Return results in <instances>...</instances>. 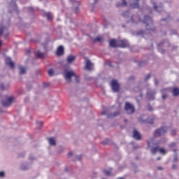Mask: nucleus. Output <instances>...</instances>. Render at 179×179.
<instances>
[{"instance_id": "obj_25", "label": "nucleus", "mask_w": 179, "mask_h": 179, "mask_svg": "<svg viewBox=\"0 0 179 179\" xmlns=\"http://www.w3.org/2000/svg\"><path fill=\"white\" fill-rule=\"evenodd\" d=\"M49 76H54V69H50L48 71Z\"/></svg>"}, {"instance_id": "obj_14", "label": "nucleus", "mask_w": 179, "mask_h": 179, "mask_svg": "<svg viewBox=\"0 0 179 179\" xmlns=\"http://www.w3.org/2000/svg\"><path fill=\"white\" fill-rule=\"evenodd\" d=\"M122 3H118L116 4V6L117 8H124L125 6H127V1L126 0H122Z\"/></svg>"}, {"instance_id": "obj_15", "label": "nucleus", "mask_w": 179, "mask_h": 179, "mask_svg": "<svg viewBox=\"0 0 179 179\" xmlns=\"http://www.w3.org/2000/svg\"><path fill=\"white\" fill-rule=\"evenodd\" d=\"M75 59H76V57H75L73 55H69V56H68L66 61H67L68 64H71V63L73 62V61H75Z\"/></svg>"}, {"instance_id": "obj_26", "label": "nucleus", "mask_w": 179, "mask_h": 179, "mask_svg": "<svg viewBox=\"0 0 179 179\" xmlns=\"http://www.w3.org/2000/svg\"><path fill=\"white\" fill-rule=\"evenodd\" d=\"M103 173L105 176H111V171H107V170H103Z\"/></svg>"}, {"instance_id": "obj_35", "label": "nucleus", "mask_w": 179, "mask_h": 179, "mask_svg": "<svg viewBox=\"0 0 179 179\" xmlns=\"http://www.w3.org/2000/svg\"><path fill=\"white\" fill-rule=\"evenodd\" d=\"M129 11H126V12L122 13V15L123 16H127V15H129Z\"/></svg>"}, {"instance_id": "obj_23", "label": "nucleus", "mask_w": 179, "mask_h": 179, "mask_svg": "<svg viewBox=\"0 0 179 179\" xmlns=\"http://www.w3.org/2000/svg\"><path fill=\"white\" fill-rule=\"evenodd\" d=\"M36 57L37 58H44V53L38 52L36 54Z\"/></svg>"}, {"instance_id": "obj_21", "label": "nucleus", "mask_w": 179, "mask_h": 179, "mask_svg": "<svg viewBox=\"0 0 179 179\" xmlns=\"http://www.w3.org/2000/svg\"><path fill=\"white\" fill-rule=\"evenodd\" d=\"M159 147L152 148L151 149V153L152 155H155L157 152H159Z\"/></svg>"}, {"instance_id": "obj_5", "label": "nucleus", "mask_w": 179, "mask_h": 179, "mask_svg": "<svg viewBox=\"0 0 179 179\" xmlns=\"http://www.w3.org/2000/svg\"><path fill=\"white\" fill-rule=\"evenodd\" d=\"M166 132H167V127H162L161 129H158L154 133V136L155 137L162 136V135H164Z\"/></svg>"}, {"instance_id": "obj_32", "label": "nucleus", "mask_w": 179, "mask_h": 179, "mask_svg": "<svg viewBox=\"0 0 179 179\" xmlns=\"http://www.w3.org/2000/svg\"><path fill=\"white\" fill-rule=\"evenodd\" d=\"M162 99H163L164 100H166V99H167V94H162Z\"/></svg>"}, {"instance_id": "obj_1", "label": "nucleus", "mask_w": 179, "mask_h": 179, "mask_svg": "<svg viewBox=\"0 0 179 179\" xmlns=\"http://www.w3.org/2000/svg\"><path fill=\"white\" fill-rule=\"evenodd\" d=\"M131 20L133 23H139L142 22L143 23H145L146 24V27L149 26V24L153 23V20H152V17L145 15L144 16V20H141V17L139 15H134L131 17Z\"/></svg>"}, {"instance_id": "obj_16", "label": "nucleus", "mask_w": 179, "mask_h": 179, "mask_svg": "<svg viewBox=\"0 0 179 179\" xmlns=\"http://www.w3.org/2000/svg\"><path fill=\"white\" fill-rule=\"evenodd\" d=\"M48 142L52 146H55V145H57V141H55V138L54 137L49 138Z\"/></svg>"}, {"instance_id": "obj_2", "label": "nucleus", "mask_w": 179, "mask_h": 179, "mask_svg": "<svg viewBox=\"0 0 179 179\" xmlns=\"http://www.w3.org/2000/svg\"><path fill=\"white\" fill-rule=\"evenodd\" d=\"M72 77L75 78L76 82H79V77L73 71H66L64 78L66 80H69V82H71Z\"/></svg>"}, {"instance_id": "obj_33", "label": "nucleus", "mask_w": 179, "mask_h": 179, "mask_svg": "<svg viewBox=\"0 0 179 179\" xmlns=\"http://www.w3.org/2000/svg\"><path fill=\"white\" fill-rule=\"evenodd\" d=\"M1 90H6V88H5V85H3V84L1 85Z\"/></svg>"}, {"instance_id": "obj_36", "label": "nucleus", "mask_w": 179, "mask_h": 179, "mask_svg": "<svg viewBox=\"0 0 179 179\" xmlns=\"http://www.w3.org/2000/svg\"><path fill=\"white\" fill-rule=\"evenodd\" d=\"M76 159H77L78 160H82V155H78V156H77V157H76Z\"/></svg>"}, {"instance_id": "obj_42", "label": "nucleus", "mask_w": 179, "mask_h": 179, "mask_svg": "<svg viewBox=\"0 0 179 179\" xmlns=\"http://www.w3.org/2000/svg\"><path fill=\"white\" fill-rule=\"evenodd\" d=\"M166 90H167V89H163L161 90L162 93H164L166 92Z\"/></svg>"}, {"instance_id": "obj_53", "label": "nucleus", "mask_w": 179, "mask_h": 179, "mask_svg": "<svg viewBox=\"0 0 179 179\" xmlns=\"http://www.w3.org/2000/svg\"><path fill=\"white\" fill-rule=\"evenodd\" d=\"M1 44H2V42L0 41V47H1Z\"/></svg>"}, {"instance_id": "obj_44", "label": "nucleus", "mask_w": 179, "mask_h": 179, "mask_svg": "<svg viewBox=\"0 0 179 179\" xmlns=\"http://www.w3.org/2000/svg\"><path fill=\"white\" fill-rule=\"evenodd\" d=\"M28 9L30 10V12H33V8H29Z\"/></svg>"}, {"instance_id": "obj_13", "label": "nucleus", "mask_w": 179, "mask_h": 179, "mask_svg": "<svg viewBox=\"0 0 179 179\" xmlns=\"http://www.w3.org/2000/svg\"><path fill=\"white\" fill-rule=\"evenodd\" d=\"M133 138H134V139H137V141H141V134H139L138 131L134 130Z\"/></svg>"}, {"instance_id": "obj_10", "label": "nucleus", "mask_w": 179, "mask_h": 179, "mask_svg": "<svg viewBox=\"0 0 179 179\" xmlns=\"http://www.w3.org/2000/svg\"><path fill=\"white\" fill-rule=\"evenodd\" d=\"M110 47H112L113 48H117L118 47V40L112 39L109 42Z\"/></svg>"}, {"instance_id": "obj_39", "label": "nucleus", "mask_w": 179, "mask_h": 179, "mask_svg": "<svg viewBox=\"0 0 179 179\" xmlns=\"http://www.w3.org/2000/svg\"><path fill=\"white\" fill-rule=\"evenodd\" d=\"M50 86V84H47V83H43V87H48Z\"/></svg>"}, {"instance_id": "obj_19", "label": "nucleus", "mask_w": 179, "mask_h": 179, "mask_svg": "<svg viewBox=\"0 0 179 179\" xmlns=\"http://www.w3.org/2000/svg\"><path fill=\"white\" fill-rule=\"evenodd\" d=\"M155 145V140L153 138H150L148 141V148H150V146Z\"/></svg>"}, {"instance_id": "obj_20", "label": "nucleus", "mask_w": 179, "mask_h": 179, "mask_svg": "<svg viewBox=\"0 0 179 179\" xmlns=\"http://www.w3.org/2000/svg\"><path fill=\"white\" fill-rule=\"evenodd\" d=\"M19 70L20 75H24V73H26V68L24 66H20Z\"/></svg>"}, {"instance_id": "obj_28", "label": "nucleus", "mask_w": 179, "mask_h": 179, "mask_svg": "<svg viewBox=\"0 0 179 179\" xmlns=\"http://www.w3.org/2000/svg\"><path fill=\"white\" fill-rule=\"evenodd\" d=\"M94 41H99V43H101V41H103V38L102 37H97L94 39Z\"/></svg>"}, {"instance_id": "obj_6", "label": "nucleus", "mask_w": 179, "mask_h": 179, "mask_svg": "<svg viewBox=\"0 0 179 179\" xmlns=\"http://www.w3.org/2000/svg\"><path fill=\"white\" fill-rule=\"evenodd\" d=\"M13 103V96H10L6 101H2L1 104L3 107H9Z\"/></svg>"}, {"instance_id": "obj_58", "label": "nucleus", "mask_w": 179, "mask_h": 179, "mask_svg": "<svg viewBox=\"0 0 179 179\" xmlns=\"http://www.w3.org/2000/svg\"><path fill=\"white\" fill-rule=\"evenodd\" d=\"M71 2H72V1H73V0H70Z\"/></svg>"}, {"instance_id": "obj_55", "label": "nucleus", "mask_w": 179, "mask_h": 179, "mask_svg": "<svg viewBox=\"0 0 179 179\" xmlns=\"http://www.w3.org/2000/svg\"><path fill=\"white\" fill-rule=\"evenodd\" d=\"M159 170H162V168L159 167Z\"/></svg>"}, {"instance_id": "obj_56", "label": "nucleus", "mask_w": 179, "mask_h": 179, "mask_svg": "<svg viewBox=\"0 0 179 179\" xmlns=\"http://www.w3.org/2000/svg\"><path fill=\"white\" fill-rule=\"evenodd\" d=\"M162 20H166V19H162Z\"/></svg>"}, {"instance_id": "obj_52", "label": "nucleus", "mask_w": 179, "mask_h": 179, "mask_svg": "<svg viewBox=\"0 0 179 179\" xmlns=\"http://www.w3.org/2000/svg\"><path fill=\"white\" fill-rule=\"evenodd\" d=\"M117 179H124V178H118Z\"/></svg>"}, {"instance_id": "obj_30", "label": "nucleus", "mask_w": 179, "mask_h": 179, "mask_svg": "<svg viewBox=\"0 0 179 179\" xmlns=\"http://www.w3.org/2000/svg\"><path fill=\"white\" fill-rule=\"evenodd\" d=\"M3 177H5V172L1 171L0 172V178H3Z\"/></svg>"}, {"instance_id": "obj_7", "label": "nucleus", "mask_w": 179, "mask_h": 179, "mask_svg": "<svg viewBox=\"0 0 179 179\" xmlns=\"http://www.w3.org/2000/svg\"><path fill=\"white\" fill-rule=\"evenodd\" d=\"M128 45H129L128 41L125 40H117V47H120V48H127Z\"/></svg>"}, {"instance_id": "obj_8", "label": "nucleus", "mask_w": 179, "mask_h": 179, "mask_svg": "<svg viewBox=\"0 0 179 179\" xmlns=\"http://www.w3.org/2000/svg\"><path fill=\"white\" fill-rule=\"evenodd\" d=\"M133 2L130 3V6L132 9H139V0H133Z\"/></svg>"}, {"instance_id": "obj_47", "label": "nucleus", "mask_w": 179, "mask_h": 179, "mask_svg": "<svg viewBox=\"0 0 179 179\" xmlns=\"http://www.w3.org/2000/svg\"><path fill=\"white\" fill-rule=\"evenodd\" d=\"M94 3H97V0H94Z\"/></svg>"}, {"instance_id": "obj_46", "label": "nucleus", "mask_w": 179, "mask_h": 179, "mask_svg": "<svg viewBox=\"0 0 179 179\" xmlns=\"http://www.w3.org/2000/svg\"><path fill=\"white\" fill-rule=\"evenodd\" d=\"M155 85H157V79L155 80Z\"/></svg>"}, {"instance_id": "obj_41", "label": "nucleus", "mask_w": 179, "mask_h": 179, "mask_svg": "<svg viewBox=\"0 0 179 179\" xmlns=\"http://www.w3.org/2000/svg\"><path fill=\"white\" fill-rule=\"evenodd\" d=\"M73 155V153H72V152H69L68 153V157H71V156H72Z\"/></svg>"}, {"instance_id": "obj_4", "label": "nucleus", "mask_w": 179, "mask_h": 179, "mask_svg": "<svg viewBox=\"0 0 179 179\" xmlns=\"http://www.w3.org/2000/svg\"><path fill=\"white\" fill-rule=\"evenodd\" d=\"M110 86L114 93H118L120 92V83L117 80H112L110 82Z\"/></svg>"}, {"instance_id": "obj_51", "label": "nucleus", "mask_w": 179, "mask_h": 179, "mask_svg": "<svg viewBox=\"0 0 179 179\" xmlns=\"http://www.w3.org/2000/svg\"><path fill=\"white\" fill-rule=\"evenodd\" d=\"M160 159H161V157H159L157 158V160H160Z\"/></svg>"}, {"instance_id": "obj_38", "label": "nucleus", "mask_w": 179, "mask_h": 179, "mask_svg": "<svg viewBox=\"0 0 179 179\" xmlns=\"http://www.w3.org/2000/svg\"><path fill=\"white\" fill-rule=\"evenodd\" d=\"M38 125H39L40 127H42L43 125V122L40 121V122H37Z\"/></svg>"}, {"instance_id": "obj_17", "label": "nucleus", "mask_w": 179, "mask_h": 179, "mask_svg": "<svg viewBox=\"0 0 179 179\" xmlns=\"http://www.w3.org/2000/svg\"><path fill=\"white\" fill-rule=\"evenodd\" d=\"M172 94L175 96H179V89L178 87H174L172 90Z\"/></svg>"}, {"instance_id": "obj_45", "label": "nucleus", "mask_w": 179, "mask_h": 179, "mask_svg": "<svg viewBox=\"0 0 179 179\" xmlns=\"http://www.w3.org/2000/svg\"><path fill=\"white\" fill-rule=\"evenodd\" d=\"M101 115H106V111L102 112V113H101Z\"/></svg>"}, {"instance_id": "obj_29", "label": "nucleus", "mask_w": 179, "mask_h": 179, "mask_svg": "<svg viewBox=\"0 0 179 179\" xmlns=\"http://www.w3.org/2000/svg\"><path fill=\"white\" fill-rule=\"evenodd\" d=\"M176 146H177L176 143H172L169 145V148H176Z\"/></svg>"}, {"instance_id": "obj_18", "label": "nucleus", "mask_w": 179, "mask_h": 179, "mask_svg": "<svg viewBox=\"0 0 179 179\" xmlns=\"http://www.w3.org/2000/svg\"><path fill=\"white\" fill-rule=\"evenodd\" d=\"M120 115V112L117 111L114 113H110L108 115V118H114V117H117Z\"/></svg>"}, {"instance_id": "obj_24", "label": "nucleus", "mask_w": 179, "mask_h": 179, "mask_svg": "<svg viewBox=\"0 0 179 179\" xmlns=\"http://www.w3.org/2000/svg\"><path fill=\"white\" fill-rule=\"evenodd\" d=\"M48 20H52V14L48 13L45 14Z\"/></svg>"}, {"instance_id": "obj_9", "label": "nucleus", "mask_w": 179, "mask_h": 179, "mask_svg": "<svg viewBox=\"0 0 179 179\" xmlns=\"http://www.w3.org/2000/svg\"><path fill=\"white\" fill-rule=\"evenodd\" d=\"M85 69H87V71H92L93 69V64H92L89 59L86 60Z\"/></svg>"}, {"instance_id": "obj_57", "label": "nucleus", "mask_w": 179, "mask_h": 179, "mask_svg": "<svg viewBox=\"0 0 179 179\" xmlns=\"http://www.w3.org/2000/svg\"><path fill=\"white\" fill-rule=\"evenodd\" d=\"M173 152H176V150H173Z\"/></svg>"}, {"instance_id": "obj_27", "label": "nucleus", "mask_w": 179, "mask_h": 179, "mask_svg": "<svg viewBox=\"0 0 179 179\" xmlns=\"http://www.w3.org/2000/svg\"><path fill=\"white\" fill-rule=\"evenodd\" d=\"M159 152L162 155H166V150H164V148H159Z\"/></svg>"}, {"instance_id": "obj_22", "label": "nucleus", "mask_w": 179, "mask_h": 179, "mask_svg": "<svg viewBox=\"0 0 179 179\" xmlns=\"http://www.w3.org/2000/svg\"><path fill=\"white\" fill-rule=\"evenodd\" d=\"M3 31H6V33H8V28L3 27L0 29V36H2L3 34Z\"/></svg>"}, {"instance_id": "obj_11", "label": "nucleus", "mask_w": 179, "mask_h": 179, "mask_svg": "<svg viewBox=\"0 0 179 179\" xmlns=\"http://www.w3.org/2000/svg\"><path fill=\"white\" fill-rule=\"evenodd\" d=\"M6 64L10 66V68H11V69H13V68H15V64L9 57L6 58Z\"/></svg>"}, {"instance_id": "obj_49", "label": "nucleus", "mask_w": 179, "mask_h": 179, "mask_svg": "<svg viewBox=\"0 0 179 179\" xmlns=\"http://www.w3.org/2000/svg\"><path fill=\"white\" fill-rule=\"evenodd\" d=\"M129 79H130V80H131V79H134V77L131 76V77L129 78Z\"/></svg>"}, {"instance_id": "obj_31", "label": "nucleus", "mask_w": 179, "mask_h": 179, "mask_svg": "<svg viewBox=\"0 0 179 179\" xmlns=\"http://www.w3.org/2000/svg\"><path fill=\"white\" fill-rule=\"evenodd\" d=\"M152 5H153V6H154V9H155V10H157L158 7H157V6H156V3H152Z\"/></svg>"}, {"instance_id": "obj_34", "label": "nucleus", "mask_w": 179, "mask_h": 179, "mask_svg": "<svg viewBox=\"0 0 179 179\" xmlns=\"http://www.w3.org/2000/svg\"><path fill=\"white\" fill-rule=\"evenodd\" d=\"M171 135H176V134H177V131H176V130H172V131H171Z\"/></svg>"}, {"instance_id": "obj_3", "label": "nucleus", "mask_w": 179, "mask_h": 179, "mask_svg": "<svg viewBox=\"0 0 179 179\" xmlns=\"http://www.w3.org/2000/svg\"><path fill=\"white\" fill-rule=\"evenodd\" d=\"M124 110L127 114H134L135 113V107L129 102H126Z\"/></svg>"}, {"instance_id": "obj_48", "label": "nucleus", "mask_w": 179, "mask_h": 179, "mask_svg": "<svg viewBox=\"0 0 179 179\" xmlns=\"http://www.w3.org/2000/svg\"><path fill=\"white\" fill-rule=\"evenodd\" d=\"M27 54H30V50H27Z\"/></svg>"}, {"instance_id": "obj_50", "label": "nucleus", "mask_w": 179, "mask_h": 179, "mask_svg": "<svg viewBox=\"0 0 179 179\" xmlns=\"http://www.w3.org/2000/svg\"><path fill=\"white\" fill-rule=\"evenodd\" d=\"M173 169H176V165H173Z\"/></svg>"}, {"instance_id": "obj_12", "label": "nucleus", "mask_w": 179, "mask_h": 179, "mask_svg": "<svg viewBox=\"0 0 179 179\" xmlns=\"http://www.w3.org/2000/svg\"><path fill=\"white\" fill-rule=\"evenodd\" d=\"M56 54L58 57H61V55H64V47L63 46H59V48L57 50Z\"/></svg>"}, {"instance_id": "obj_40", "label": "nucleus", "mask_w": 179, "mask_h": 179, "mask_svg": "<svg viewBox=\"0 0 179 179\" xmlns=\"http://www.w3.org/2000/svg\"><path fill=\"white\" fill-rule=\"evenodd\" d=\"M78 12H79V7H76V8H75V13H78Z\"/></svg>"}, {"instance_id": "obj_37", "label": "nucleus", "mask_w": 179, "mask_h": 179, "mask_svg": "<svg viewBox=\"0 0 179 179\" xmlns=\"http://www.w3.org/2000/svg\"><path fill=\"white\" fill-rule=\"evenodd\" d=\"M149 79H150V74H148L146 78H145V80H149Z\"/></svg>"}, {"instance_id": "obj_43", "label": "nucleus", "mask_w": 179, "mask_h": 179, "mask_svg": "<svg viewBox=\"0 0 179 179\" xmlns=\"http://www.w3.org/2000/svg\"><path fill=\"white\" fill-rule=\"evenodd\" d=\"M108 142H106V141H103V145H108Z\"/></svg>"}, {"instance_id": "obj_54", "label": "nucleus", "mask_w": 179, "mask_h": 179, "mask_svg": "<svg viewBox=\"0 0 179 179\" xmlns=\"http://www.w3.org/2000/svg\"><path fill=\"white\" fill-rule=\"evenodd\" d=\"M124 121H125L126 122H128V120H124Z\"/></svg>"}]
</instances>
